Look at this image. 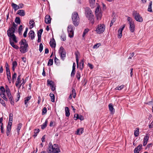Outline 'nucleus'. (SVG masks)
Wrapping results in <instances>:
<instances>
[{"label":"nucleus","instance_id":"obj_15","mask_svg":"<svg viewBox=\"0 0 153 153\" xmlns=\"http://www.w3.org/2000/svg\"><path fill=\"white\" fill-rule=\"evenodd\" d=\"M45 22L47 24H49L51 22V18L50 16L47 15L45 18Z\"/></svg>","mask_w":153,"mask_h":153},{"label":"nucleus","instance_id":"obj_59","mask_svg":"<svg viewBox=\"0 0 153 153\" xmlns=\"http://www.w3.org/2000/svg\"><path fill=\"white\" fill-rule=\"evenodd\" d=\"M75 70H73L72 69V72L71 73V76H74L75 74Z\"/></svg>","mask_w":153,"mask_h":153},{"label":"nucleus","instance_id":"obj_41","mask_svg":"<svg viewBox=\"0 0 153 153\" xmlns=\"http://www.w3.org/2000/svg\"><path fill=\"white\" fill-rule=\"evenodd\" d=\"M15 22L16 23L18 24H20V20L19 18L16 17L15 19Z\"/></svg>","mask_w":153,"mask_h":153},{"label":"nucleus","instance_id":"obj_6","mask_svg":"<svg viewBox=\"0 0 153 153\" xmlns=\"http://www.w3.org/2000/svg\"><path fill=\"white\" fill-rule=\"evenodd\" d=\"M105 25L104 24H100L97 26L95 31L97 34H101L105 31Z\"/></svg>","mask_w":153,"mask_h":153},{"label":"nucleus","instance_id":"obj_26","mask_svg":"<svg viewBox=\"0 0 153 153\" xmlns=\"http://www.w3.org/2000/svg\"><path fill=\"white\" fill-rule=\"evenodd\" d=\"M31 98V96H30L29 97H27L25 98L24 102L25 104L27 106H26V107H27L28 106V105H27V103L28 101L30 100Z\"/></svg>","mask_w":153,"mask_h":153},{"label":"nucleus","instance_id":"obj_22","mask_svg":"<svg viewBox=\"0 0 153 153\" xmlns=\"http://www.w3.org/2000/svg\"><path fill=\"white\" fill-rule=\"evenodd\" d=\"M83 131V129L82 128H80L78 129L76 132V134L78 135H81Z\"/></svg>","mask_w":153,"mask_h":153},{"label":"nucleus","instance_id":"obj_63","mask_svg":"<svg viewBox=\"0 0 153 153\" xmlns=\"http://www.w3.org/2000/svg\"><path fill=\"white\" fill-rule=\"evenodd\" d=\"M9 99L11 104L12 105H13L14 102V101L12 100V97H11L10 99Z\"/></svg>","mask_w":153,"mask_h":153},{"label":"nucleus","instance_id":"obj_31","mask_svg":"<svg viewBox=\"0 0 153 153\" xmlns=\"http://www.w3.org/2000/svg\"><path fill=\"white\" fill-rule=\"evenodd\" d=\"M48 123V120L46 119L44 123L41 126V128L42 129H44L47 126V124Z\"/></svg>","mask_w":153,"mask_h":153},{"label":"nucleus","instance_id":"obj_36","mask_svg":"<svg viewBox=\"0 0 153 153\" xmlns=\"http://www.w3.org/2000/svg\"><path fill=\"white\" fill-rule=\"evenodd\" d=\"M12 125V123H8V124L7 125V131H10L11 130V126Z\"/></svg>","mask_w":153,"mask_h":153},{"label":"nucleus","instance_id":"obj_46","mask_svg":"<svg viewBox=\"0 0 153 153\" xmlns=\"http://www.w3.org/2000/svg\"><path fill=\"white\" fill-rule=\"evenodd\" d=\"M139 134V130L138 129H136L134 131V135L135 137H137Z\"/></svg>","mask_w":153,"mask_h":153},{"label":"nucleus","instance_id":"obj_64","mask_svg":"<svg viewBox=\"0 0 153 153\" xmlns=\"http://www.w3.org/2000/svg\"><path fill=\"white\" fill-rule=\"evenodd\" d=\"M0 102L3 106H6L5 102L3 100H2Z\"/></svg>","mask_w":153,"mask_h":153},{"label":"nucleus","instance_id":"obj_48","mask_svg":"<svg viewBox=\"0 0 153 153\" xmlns=\"http://www.w3.org/2000/svg\"><path fill=\"white\" fill-rule=\"evenodd\" d=\"M22 25H20L19 26V30H18V32L19 34L20 35L21 33V32L22 30Z\"/></svg>","mask_w":153,"mask_h":153},{"label":"nucleus","instance_id":"obj_50","mask_svg":"<svg viewBox=\"0 0 153 153\" xmlns=\"http://www.w3.org/2000/svg\"><path fill=\"white\" fill-rule=\"evenodd\" d=\"M100 45H101L100 43H97L93 46V48L94 49L97 48L99 47L100 46Z\"/></svg>","mask_w":153,"mask_h":153},{"label":"nucleus","instance_id":"obj_27","mask_svg":"<svg viewBox=\"0 0 153 153\" xmlns=\"http://www.w3.org/2000/svg\"><path fill=\"white\" fill-rule=\"evenodd\" d=\"M95 0H89V1L90 4V6L91 8L94 7Z\"/></svg>","mask_w":153,"mask_h":153},{"label":"nucleus","instance_id":"obj_39","mask_svg":"<svg viewBox=\"0 0 153 153\" xmlns=\"http://www.w3.org/2000/svg\"><path fill=\"white\" fill-rule=\"evenodd\" d=\"M76 76L78 80H79L80 79V72L79 71H77Z\"/></svg>","mask_w":153,"mask_h":153},{"label":"nucleus","instance_id":"obj_42","mask_svg":"<svg viewBox=\"0 0 153 153\" xmlns=\"http://www.w3.org/2000/svg\"><path fill=\"white\" fill-rule=\"evenodd\" d=\"M53 59H50L48 63V66H51L53 65Z\"/></svg>","mask_w":153,"mask_h":153},{"label":"nucleus","instance_id":"obj_5","mask_svg":"<svg viewBox=\"0 0 153 153\" xmlns=\"http://www.w3.org/2000/svg\"><path fill=\"white\" fill-rule=\"evenodd\" d=\"M71 18L74 25L75 26H77L79 23V18L77 12H73Z\"/></svg>","mask_w":153,"mask_h":153},{"label":"nucleus","instance_id":"obj_49","mask_svg":"<svg viewBox=\"0 0 153 153\" xmlns=\"http://www.w3.org/2000/svg\"><path fill=\"white\" fill-rule=\"evenodd\" d=\"M0 96L4 100L6 101H7V99L6 97L5 94L3 95L2 94H1V93H0Z\"/></svg>","mask_w":153,"mask_h":153},{"label":"nucleus","instance_id":"obj_2","mask_svg":"<svg viewBox=\"0 0 153 153\" xmlns=\"http://www.w3.org/2000/svg\"><path fill=\"white\" fill-rule=\"evenodd\" d=\"M48 149L49 153H58L60 152L59 145L56 144L53 145L51 142L48 144Z\"/></svg>","mask_w":153,"mask_h":153},{"label":"nucleus","instance_id":"obj_24","mask_svg":"<svg viewBox=\"0 0 153 153\" xmlns=\"http://www.w3.org/2000/svg\"><path fill=\"white\" fill-rule=\"evenodd\" d=\"M75 55L76 56V62L77 64V67H78V62H79V58H78V56L79 55V52H76L75 53Z\"/></svg>","mask_w":153,"mask_h":153},{"label":"nucleus","instance_id":"obj_3","mask_svg":"<svg viewBox=\"0 0 153 153\" xmlns=\"http://www.w3.org/2000/svg\"><path fill=\"white\" fill-rule=\"evenodd\" d=\"M20 45L19 48L20 52L22 53H25L27 51L28 44L25 39H22L19 42Z\"/></svg>","mask_w":153,"mask_h":153},{"label":"nucleus","instance_id":"obj_53","mask_svg":"<svg viewBox=\"0 0 153 153\" xmlns=\"http://www.w3.org/2000/svg\"><path fill=\"white\" fill-rule=\"evenodd\" d=\"M43 49V46L42 43H41L39 45V51L41 52Z\"/></svg>","mask_w":153,"mask_h":153},{"label":"nucleus","instance_id":"obj_19","mask_svg":"<svg viewBox=\"0 0 153 153\" xmlns=\"http://www.w3.org/2000/svg\"><path fill=\"white\" fill-rule=\"evenodd\" d=\"M65 115L66 117H68L70 115V111L69 108L68 107H65Z\"/></svg>","mask_w":153,"mask_h":153},{"label":"nucleus","instance_id":"obj_8","mask_svg":"<svg viewBox=\"0 0 153 153\" xmlns=\"http://www.w3.org/2000/svg\"><path fill=\"white\" fill-rule=\"evenodd\" d=\"M95 15L96 16L97 19L100 20L101 19L102 14L101 9L100 6L98 5L95 11Z\"/></svg>","mask_w":153,"mask_h":153},{"label":"nucleus","instance_id":"obj_28","mask_svg":"<svg viewBox=\"0 0 153 153\" xmlns=\"http://www.w3.org/2000/svg\"><path fill=\"white\" fill-rule=\"evenodd\" d=\"M152 1H150L148 9V11L150 12H152Z\"/></svg>","mask_w":153,"mask_h":153},{"label":"nucleus","instance_id":"obj_32","mask_svg":"<svg viewBox=\"0 0 153 153\" xmlns=\"http://www.w3.org/2000/svg\"><path fill=\"white\" fill-rule=\"evenodd\" d=\"M50 96L51 102H55V96L54 94L51 93L50 94Z\"/></svg>","mask_w":153,"mask_h":153},{"label":"nucleus","instance_id":"obj_40","mask_svg":"<svg viewBox=\"0 0 153 153\" xmlns=\"http://www.w3.org/2000/svg\"><path fill=\"white\" fill-rule=\"evenodd\" d=\"M89 31V29L88 28L85 29L84 30V32H83V33L82 35L83 37H84L85 36L86 34Z\"/></svg>","mask_w":153,"mask_h":153},{"label":"nucleus","instance_id":"obj_61","mask_svg":"<svg viewBox=\"0 0 153 153\" xmlns=\"http://www.w3.org/2000/svg\"><path fill=\"white\" fill-rule=\"evenodd\" d=\"M51 89L52 91H54L55 89V87L54 86V85L50 86Z\"/></svg>","mask_w":153,"mask_h":153},{"label":"nucleus","instance_id":"obj_9","mask_svg":"<svg viewBox=\"0 0 153 153\" xmlns=\"http://www.w3.org/2000/svg\"><path fill=\"white\" fill-rule=\"evenodd\" d=\"M132 15L134 16L136 21L139 22H142L143 21V19L140 14L136 11H134L132 13Z\"/></svg>","mask_w":153,"mask_h":153},{"label":"nucleus","instance_id":"obj_10","mask_svg":"<svg viewBox=\"0 0 153 153\" xmlns=\"http://www.w3.org/2000/svg\"><path fill=\"white\" fill-rule=\"evenodd\" d=\"M59 53L60 54L61 59L64 60L66 56V53L65 51L64 48L62 47H61L59 50Z\"/></svg>","mask_w":153,"mask_h":153},{"label":"nucleus","instance_id":"obj_14","mask_svg":"<svg viewBox=\"0 0 153 153\" xmlns=\"http://www.w3.org/2000/svg\"><path fill=\"white\" fill-rule=\"evenodd\" d=\"M109 109L112 114H113L115 112V109L113 107V105L112 103H110L108 105Z\"/></svg>","mask_w":153,"mask_h":153},{"label":"nucleus","instance_id":"obj_62","mask_svg":"<svg viewBox=\"0 0 153 153\" xmlns=\"http://www.w3.org/2000/svg\"><path fill=\"white\" fill-rule=\"evenodd\" d=\"M2 123H1V132L2 133H4V128L2 126Z\"/></svg>","mask_w":153,"mask_h":153},{"label":"nucleus","instance_id":"obj_60","mask_svg":"<svg viewBox=\"0 0 153 153\" xmlns=\"http://www.w3.org/2000/svg\"><path fill=\"white\" fill-rule=\"evenodd\" d=\"M78 114H75L74 116V118L76 120L78 119Z\"/></svg>","mask_w":153,"mask_h":153},{"label":"nucleus","instance_id":"obj_37","mask_svg":"<svg viewBox=\"0 0 153 153\" xmlns=\"http://www.w3.org/2000/svg\"><path fill=\"white\" fill-rule=\"evenodd\" d=\"M22 126V124L21 123H19L18 125L16 130L18 132V133H19V130L21 128Z\"/></svg>","mask_w":153,"mask_h":153},{"label":"nucleus","instance_id":"obj_1","mask_svg":"<svg viewBox=\"0 0 153 153\" xmlns=\"http://www.w3.org/2000/svg\"><path fill=\"white\" fill-rule=\"evenodd\" d=\"M17 26V25L13 22V26L11 28H9L7 31V35L10 37V41L12 39L15 43L18 42L14 34V33L15 32Z\"/></svg>","mask_w":153,"mask_h":153},{"label":"nucleus","instance_id":"obj_35","mask_svg":"<svg viewBox=\"0 0 153 153\" xmlns=\"http://www.w3.org/2000/svg\"><path fill=\"white\" fill-rule=\"evenodd\" d=\"M13 114L12 113H10L9 114V123H12L13 121Z\"/></svg>","mask_w":153,"mask_h":153},{"label":"nucleus","instance_id":"obj_54","mask_svg":"<svg viewBox=\"0 0 153 153\" xmlns=\"http://www.w3.org/2000/svg\"><path fill=\"white\" fill-rule=\"evenodd\" d=\"M47 109L46 108H44L43 109L42 111V115L45 114L47 112Z\"/></svg>","mask_w":153,"mask_h":153},{"label":"nucleus","instance_id":"obj_43","mask_svg":"<svg viewBox=\"0 0 153 153\" xmlns=\"http://www.w3.org/2000/svg\"><path fill=\"white\" fill-rule=\"evenodd\" d=\"M47 84L51 86L54 85V82L52 80L50 81L48 79L47 81Z\"/></svg>","mask_w":153,"mask_h":153},{"label":"nucleus","instance_id":"obj_29","mask_svg":"<svg viewBox=\"0 0 153 153\" xmlns=\"http://www.w3.org/2000/svg\"><path fill=\"white\" fill-rule=\"evenodd\" d=\"M10 45L14 48L16 49H19V47L18 46H17V45H14V43L13 42H12L11 41V40L10 41Z\"/></svg>","mask_w":153,"mask_h":153},{"label":"nucleus","instance_id":"obj_20","mask_svg":"<svg viewBox=\"0 0 153 153\" xmlns=\"http://www.w3.org/2000/svg\"><path fill=\"white\" fill-rule=\"evenodd\" d=\"M149 137L146 135L145 137L143 140V145L144 146H145L147 144V142L149 140Z\"/></svg>","mask_w":153,"mask_h":153},{"label":"nucleus","instance_id":"obj_55","mask_svg":"<svg viewBox=\"0 0 153 153\" xmlns=\"http://www.w3.org/2000/svg\"><path fill=\"white\" fill-rule=\"evenodd\" d=\"M7 96L8 97L9 99H10L11 97H12V95H11L10 92H9V93H6Z\"/></svg>","mask_w":153,"mask_h":153},{"label":"nucleus","instance_id":"obj_52","mask_svg":"<svg viewBox=\"0 0 153 153\" xmlns=\"http://www.w3.org/2000/svg\"><path fill=\"white\" fill-rule=\"evenodd\" d=\"M61 39L62 41H65L66 40V37L65 35L62 34L61 36Z\"/></svg>","mask_w":153,"mask_h":153},{"label":"nucleus","instance_id":"obj_7","mask_svg":"<svg viewBox=\"0 0 153 153\" xmlns=\"http://www.w3.org/2000/svg\"><path fill=\"white\" fill-rule=\"evenodd\" d=\"M127 20L129 22V28L130 31L131 33H134L135 29V25L134 22L133 21L132 19L129 17H128Z\"/></svg>","mask_w":153,"mask_h":153},{"label":"nucleus","instance_id":"obj_33","mask_svg":"<svg viewBox=\"0 0 153 153\" xmlns=\"http://www.w3.org/2000/svg\"><path fill=\"white\" fill-rule=\"evenodd\" d=\"M17 76V74L16 73H14L12 76V81L14 83L15 81Z\"/></svg>","mask_w":153,"mask_h":153},{"label":"nucleus","instance_id":"obj_25","mask_svg":"<svg viewBox=\"0 0 153 153\" xmlns=\"http://www.w3.org/2000/svg\"><path fill=\"white\" fill-rule=\"evenodd\" d=\"M17 66V63L16 61H13L12 63V70L14 71L15 68Z\"/></svg>","mask_w":153,"mask_h":153},{"label":"nucleus","instance_id":"obj_13","mask_svg":"<svg viewBox=\"0 0 153 153\" xmlns=\"http://www.w3.org/2000/svg\"><path fill=\"white\" fill-rule=\"evenodd\" d=\"M125 25H122L121 27H120L118 30V37L119 38H121L122 35V31L124 29V28H125Z\"/></svg>","mask_w":153,"mask_h":153},{"label":"nucleus","instance_id":"obj_57","mask_svg":"<svg viewBox=\"0 0 153 153\" xmlns=\"http://www.w3.org/2000/svg\"><path fill=\"white\" fill-rule=\"evenodd\" d=\"M115 19L114 18L113 19H112L111 21V23H110V27H111L112 26L113 23L115 22Z\"/></svg>","mask_w":153,"mask_h":153},{"label":"nucleus","instance_id":"obj_30","mask_svg":"<svg viewBox=\"0 0 153 153\" xmlns=\"http://www.w3.org/2000/svg\"><path fill=\"white\" fill-rule=\"evenodd\" d=\"M84 61L83 60H82L79 63V68L82 70L83 68L84 67Z\"/></svg>","mask_w":153,"mask_h":153},{"label":"nucleus","instance_id":"obj_17","mask_svg":"<svg viewBox=\"0 0 153 153\" xmlns=\"http://www.w3.org/2000/svg\"><path fill=\"white\" fill-rule=\"evenodd\" d=\"M50 44L51 47L52 48H54L56 47V42L54 39H51L50 42Z\"/></svg>","mask_w":153,"mask_h":153},{"label":"nucleus","instance_id":"obj_58","mask_svg":"<svg viewBox=\"0 0 153 153\" xmlns=\"http://www.w3.org/2000/svg\"><path fill=\"white\" fill-rule=\"evenodd\" d=\"M78 119H80L81 120H84V117L81 115H78Z\"/></svg>","mask_w":153,"mask_h":153},{"label":"nucleus","instance_id":"obj_47","mask_svg":"<svg viewBox=\"0 0 153 153\" xmlns=\"http://www.w3.org/2000/svg\"><path fill=\"white\" fill-rule=\"evenodd\" d=\"M72 94L73 95V97L74 98H75V97H76V92H75V90L74 89H73L72 91Z\"/></svg>","mask_w":153,"mask_h":153},{"label":"nucleus","instance_id":"obj_34","mask_svg":"<svg viewBox=\"0 0 153 153\" xmlns=\"http://www.w3.org/2000/svg\"><path fill=\"white\" fill-rule=\"evenodd\" d=\"M7 76V78L8 80V82L9 83H11V74L10 73H8L6 74Z\"/></svg>","mask_w":153,"mask_h":153},{"label":"nucleus","instance_id":"obj_16","mask_svg":"<svg viewBox=\"0 0 153 153\" xmlns=\"http://www.w3.org/2000/svg\"><path fill=\"white\" fill-rule=\"evenodd\" d=\"M142 145L140 144L138 145L134 150V153H139V152L142 149Z\"/></svg>","mask_w":153,"mask_h":153},{"label":"nucleus","instance_id":"obj_21","mask_svg":"<svg viewBox=\"0 0 153 153\" xmlns=\"http://www.w3.org/2000/svg\"><path fill=\"white\" fill-rule=\"evenodd\" d=\"M17 14L21 16H24L25 15V12L23 10H19L17 11Z\"/></svg>","mask_w":153,"mask_h":153},{"label":"nucleus","instance_id":"obj_23","mask_svg":"<svg viewBox=\"0 0 153 153\" xmlns=\"http://www.w3.org/2000/svg\"><path fill=\"white\" fill-rule=\"evenodd\" d=\"M11 5L15 11L19 9V6L14 3H12Z\"/></svg>","mask_w":153,"mask_h":153},{"label":"nucleus","instance_id":"obj_12","mask_svg":"<svg viewBox=\"0 0 153 153\" xmlns=\"http://www.w3.org/2000/svg\"><path fill=\"white\" fill-rule=\"evenodd\" d=\"M21 76L20 74L19 75L15 84L16 86L19 88H20L22 85V84L21 83L22 80H21L20 79Z\"/></svg>","mask_w":153,"mask_h":153},{"label":"nucleus","instance_id":"obj_44","mask_svg":"<svg viewBox=\"0 0 153 153\" xmlns=\"http://www.w3.org/2000/svg\"><path fill=\"white\" fill-rule=\"evenodd\" d=\"M124 85H122L120 86L117 87L115 89L116 90H121L123 88H124Z\"/></svg>","mask_w":153,"mask_h":153},{"label":"nucleus","instance_id":"obj_51","mask_svg":"<svg viewBox=\"0 0 153 153\" xmlns=\"http://www.w3.org/2000/svg\"><path fill=\"white\" fill-rule=\"evenodd\" d=\"M54 62L57 65H59V59L56 57L54 58Z\"/></svg>","mask_w":153,"mask_h":153},{"label":"nucleus","instance_id":"obj_4","mask_svg":"<svg viewBox=\"0 0 153 153\" xmlns=\"http://www.w3.org/2000/svg\"><path fill=\"white\" fill-rule=\"evenodd\" d=\"M85 13L86 17L90 20L91 23L94 24V15L91 9L88 7H86L85 9Z\"/></svg>","mask_w":153,"mask_h":153},{"label":"nucleus","instance_id":"obj_18","mask_svg":"<svg viewBox=\"0 0 153 153\" xmlns=\"http://www.w3.org/2000/svg\"><path fill=\"white\" fill-rule=\"evenodd\" d=\"M29 36V37H30L32 40H33L34 37V32L32 30H30L28 34Z\"/></svg>","mask_w":153,"mask_h":153},{"label":"nucleus","instance_id":"obj_11","mask_svg":"<svg viewBox=\"0 0 153 153\" xmlns=\"http://www.w3.org/2000/svg\"><path fill=\"white\" fill-rule=\"evenodd\" d=\"M74 27L72 25H69L68 27V36L70 38H72L74 36Z\"/></svg>","mask_w":153,"mask_h":153},{"label":"nucleus","instance_id":"obj_38","mask_svg":"<svg viewBox=\"0 0 153 153\" xmlns=\"http://www.w3.org/2000/svg\"><path fill=\"white\" fill-rule=\"evenodd\" d=\"M35 24L34 21L33 20H31L29 22V24L30 25L31 28H33L34 27V25Z\"/></svg>","mask_w":153,"mask_h":153},{"label":"nucleus","instance_id":"obj_45","mask_svg":"<svg viewBox=\"0 0 153 153\" xmlns=\"http://www.w3.org/2000/svg\"><path fill=\"white\" fill-rule=\"evenodd\" d=\"M43 30L42 29H40L38 32L37 33V36H40V37H41V35L42 34V33L43 32Z\"/></svg>","mask_w":153,"mask_h":153},{"label":"nucleus","instance_id":"obj_56","mask_svg":"<svg viewBox=\"0 0 153 153\" xmlns=\"http://www.w3.org/2000/svg\"><path fill=\"white\" fill-rule=\"evenodd\" d=\"M0 90L1 92H5V89L3 86H1L0 88Z\"/></svg>","mask_w":153,"mask_h":153}]
</instances>
